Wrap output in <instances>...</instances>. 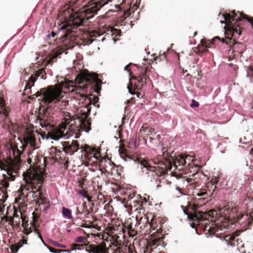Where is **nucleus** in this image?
Returning a JSON list of instances; mask_svg holds the SVG:
<instances>
[{"instance_id": "nucleus-39", "label": "nucleus", "mask_w": 253, "mask_h": 253, "mask_svg": "<svg viewBox=\"0 0 253 253\" xmlns=\"http://www.w3.org/2000/svg\"><path fill=\"white\" fill-rule=\"evenodd\" d=\"M93 157L96 159H98L97 156L95 154H93Z\"/></svg>"}, {"instance_id": "nucleus-36", "label": "nucleus", "mask_w": 253, "mask_h": 253, "mask_svg": "<svg viewBox=\"0 0 253 253\" xmlns=\"http://www.w3.org/2000/svg\"><path fill=\"white\" fill-rule=\"evenodd\" d=\"M127 88L128 89V91L131 94H133V92H132V91L131 90L130 88L129 87V86H127Z\"/></svg>"}, {"instance_id": "nucleus-32", "label": "nucleus", "mask_w": 253, "mask_h": 253, "mask_svg": "<svg viewBox=\"0 0 253 253\" xmlns=\"http://www.w3.org/2000/svg\"><path fill=\"white\" fill-rule=\"evenodd\" d=\"M211 181L213 184H216L217 182V177L213 176V177L211 178Z\"/></svg>"}, {"instance_id": "nucleus-17", "label": "nucleus", "mask_w": 253, "mask_h": 253, "mask_svg": "<svg viewBox=\"0 0 253 253\" xmlns=\"http://www.w3.org/2000/svg\"><path fill=\"white\" fill-rule=\"evenodd\" d=\"M78 193L80 194L83 197L85 198L88 201H91V198L87 194L86 192L84 189H82L79 191Z\"/></svg>"}, {"instance_id": "nucleus-41", "label": "nucleus", "mask_w": 253, "mask_h": 253, "mask_svg": "<svg viewBox=\"0 0 253 253\" xmlns=\"http://www.w3.org/2000/svg\"><path fill=\"white\" fill-rule=\"evenodd\" d=\"M250 71L252 72L253 71V68L250 67Z\"/></svg>"}, {"instance_id": "nucleus-22", "label": "nucleus", "mask_w": 253, "mask_h": 253, "mask_svg": "<svg viewBox=\"0 0 253 253\" xmlns=\"http://www.w3.org/2000/svg\"><path fill=\"white\" fill-rule=\"evenodd\" d=\"M236 238V236L234 235H227L225 237V240L226 242H228V241H235Z\"/></svg>"}, {"instance_id": "nucleus-18", "label": "nucleus", "mask_w": 253, "mask_h": 253, "mask_svg": "<svg viewBox=\"0 0 253 253\" xmlns=\"http://www.w3.org/2000/svg\"><path fill=\"white\" fill-rule=\"evenodd\" d=\"M39 236L41 238V239L42 242L43 243V245H44V246L47 247V248L48 249V250L50 252H51L52 253H58V250H56L55 249H54L53 248H50V247H48V246H47L44 243L43 240L42 239V236H41V235L40 234L39 235Z\"/></svg>"}, {"instance_id": "nucleus-44", "label": "nucleus", "mask_w": 253, "mask_h": 253, "mask_svg": "<svg viewBox=\"0 0 253 253\" xmlns=\"http://www.w3.org/2000/svg\"><path fill=\"white\" fill-rule=\"evenodd\" d=\"M249 76H250L249 73H248L247 74V77H249Z\"/></svg>"}, {"instance_id": "nucleus-15", "label": "nucleus", "mask_w": 253, "mask_h": 253, "mask_svg": "<svg viewBox=\"0 0 253 253\" xmlns=\"http://www.w3.org/2000/svg\"><path fill=\"white\" fill-rule=\"evenodd\" d=\"M5 201V200H0V214H4V212L5 209L7 210V211L9 209L8 206H6V205L3 204V203Z\"/></svg>"}, {"instance_id": "nucleus-8", "label": "nucleus", "mask_w": 253, "mask_h": 253, "mask_svg": "<svg viewBox=\"0 0 253 253\" xmlns=\"http://www.w3.org/2000/svg\"><path fill=\"white\" fill-rule=\"evenodd\" d=\"M24 140L26 144H29L31 146H35L36 141L34 131H28L25 135Z\"/></svg>"}, {"instance_id": "nucleus-3", "label": "nucleus", "mask_w": 253, "mask_h": 253, "mask_svg": "<svg viewBox=\"0 0 253 253\" xmlns=\"http://www.w3.org/2000/svg\"><path fill=\"white\" fill-rule=\"evenodd\" d=\"M223 16L225 21L221 20L220 23L226 24L224 29L230 33L234 39H238L240 37L241 31L239 26L238 22L243 19H246L253 27V18H250L247 15L243 14L242 12L238 11L235 13V11H233L232 14L227 13L223 14ZM253 79L250 78V82H253V73L251 74Z\"/></svg>"}, {"instance_id": "nucleus-11", "label": "nucleus", "mask_w": 253, "mask_h": 253, "mask_svg": "<svg viewBox=\"0 0 253 253\" xmlns=\"http://www.w3.org/2000/svg\"><path fill=\"white\" fill-rule=\"evenodd\" d=\"M174 164L176 165L178 164L179 166H184L186 164V160H185L184 154L178 155L174 161Z\"/></svg>"}, {"instance_id": "nucleus-16", "label": "nucleus", "mask_w": 253, "mask_h": 253, "mask_svg": "<svg viewBox=\"0 0 253 253\" xmlns=\"http://www.w3.org/2000/svg\"><path fill=\"white\" fill-rule=\"evenodd\" d=\"M134 79L137 80V83L138 84V86H142L143 84V83H144L145 81L146 80L145 74H143L140 77H139V79H136L134 78Z\"/></svg>"}, {"instance_id": "nucleus-27", "label": "nucleus", "mask_w": 253, "mask_h": 253, "mask_svg": "<svg viewBox=\"0 0 253 253\" xmlns=\"http://www.w3.org/2000/svg\"><path fill=\"white\" fill-rule=\"evenodd\" d=\"M199 103L195 101V100L194 99H192V101H191V106L192 107H197L199 106Z\"/></svg>"}, {"instance_id": "nucleus-5", "label": "nucleus", "mask_w": 253, "mask_h": 253, "mask_svg": "<svg viewBox=\"0 0 253 253\" xmlns=\"http://www.w3.org/2000/svg\"><path fill=\"white\" fill-rule=\"evenodd\" d=\"M63 120L61 125L60 128L56 131V132L51 135V138L54 140H58L59 138L64 137V138H68L69 136L71 135V133H69V127L72 126L70 124V122L73 121L71 114L67 112H62Z\"/></svg>"}, {"instance_id": "nucleus-4", "label": "nucleus", "mask_w": 253, "mask_h": 253, "mask_svg": "<svg viewBox=\"0 0 253 253\" xmlns=\"http://www.w3.org/2000/svg\"><path fill=\"white\" fill-rule=\"evenodd\" d=\"M21 154L22 152L16 146L11 145L9 150V162L7 164H4L0 161V169L5 170L8 176L6 179L14 181L15 177L18 176Z\"/></svg>"}, {"instance_id": "nucleus-14", "label": "nucleus", "mask_w": 253, "mask_h": 253, "mask_svg": "<svg viewBox=\"0 0 253 253\" xmlns=\"http://www.w3.org/2000/svg\"><path fill=\"white\" fill-rule=\"evenodd\" d=\"M216 40L220 41V39L218 37H215L211 40L209 41L208 42H203L202 41L201 42H202L203 45L206 48H211V46L214 44V42Z\"/></svg>"}, {"instance_id": "nucleus-12", "label": "nucleus", "mask_w": 253, "mask_h": 253, "mask_svg": "<svg viewBox=\"0 0 253 253\" xmlns=\"http://www.w3.org/2000/svg\"><path fill=\"white\" fill-rule=\"evenodd\" d=\"M62 213L63 216L68 219H72L73 218L72 212L70 209L65 207L62 208Z\"/></svg>"}, {"instance_id": "nucleus-40", "label": "nucleus", "mask_w": 253, "mask_h": 253, "mask_svg": "<svg viewBox=\"0 0 253 253\" xmlns=\"http://www.w3.org/2000/svg\"><path fill=\"white\" fill-rule=\"evenodd\" d=\"M51 34H52V37H54V36H55V35L56 34V33H54V32H52V33H51Z\"/></svg>"}, {"instance_id": "nucleus-37", "label": "nucleus", "mask_w": 253, "mask_h": 253, "mask_svg": "<svg viewBox=\"0 0 253 253\" xmlns=\"http://www.w3.org/2000/svg\"><path fill=\"white\" fill-rule=\"evenodd\" d=\"M129 65H126L125 67V70H126L127 71V72H129V70L128 69V67L129 66Z\"/></svg>"}, {"instance_id": "nucleus-38", "label": "nucleus", "mask_w": 253, "mask_h": 253, "mask_svg": "<svg viewBox=\"0 0 253 253\" xmlns=\"http://www.w3.org/2000/svg\"><path fill=\"white\" fill-rule=\"evenodd\" d=\"M191 226L192 228H195V224L194 223H191Z\"/></svg>"}, {"instance_id": "nucleus-1", "label": "nucleus", "mask_w": 253, "mask_h": 253, "mask_svg": "<svg viewBox=\"0 0 253 253\" xmlns=\"http://www.w3.org/2000/svg\"><path fill=\"white\" fill-rule=\"evenodd\" d=\"M100 81L96 75L90 74L87 72H81L78 74L75 81L64 79V81L59 83V88L54 86H48L41 88L34 94L36 97H40L39 100L48 106L46 112L53 114V112L59 111L66 108L68 105L67 100H63L62 89L67 90L68 92L75 93L78 98V96L83 99L86 96L84 93L86 91L87 86L92 84H98Z\"/></svg>"}, {"instance_id": "nucleus-10", "label": "nucleus", "mask_w": 253, "mask_h": 253, "mask_svg": "<svg viewBox=\"0 0 253 253\" xmlns=\"http://www.w3.org/2000/svg\"><path fill=\"white\" fill-rule=\"evenodd\" d=\"M104 34H106V35L108 36L109 35L111 36H118L119 35V31L112 27L108 26L104 28Z\"/></svg>"}, {"instance_id": "nucleus-13", "label": "nucleus", "mask_w": 253, "mask_h": 253, "mask_svg": "<svg viewBox=\"0 0 253 253\" xmlns=\"http://www.w3.org/2000/svg\"><path fill=\"white\" fill-rule=\"evenodd\" d=\"M90 123L88 121H83L81 123V128L86 132H89L90 130Z\"/></svg>"}, {"instance_id": "nucleus-42", "label": "nucleus", "mask_w": 253, "mask_h": 253, "mask_svg": "<svg viewBox=\"0 0 253 253\" xmlns=\"http://www.w3.org/2000/svg\"><path fill=\"white\" fill-rule=\"evenodd\" d=\"M94 36L95 37H96V36H100V35H99V34H98V33H96V34L95 35H94Z\"/></svg>"}, {"instance_id": "nucleus-30", "label": "nucleus", "mask_w": 253, "mask_h": 253, "mask_svg": "<svg viewBox=\"0 0 253 253\" xmlns=\"http://www.w3.org/2000/svg\"><path fill=\"white\" fill-rule=\"evenodd\" d=\"M74 249H72L71 250H58V253H69L71 251H73Z\"/></svg>"}, {"instance_id": "nucleus-34", "label": "nucleus", "mask_w": 253, "mask_h": 253, "mask_svg": "<svg viewBox=\"0 0 253 253\" xmlns=\"http://www.w3.org/2000/svg\"><path fill=\"white\" fill-rule=\"evenodd\" d=\"M36 80L35 78L31 77L30 78V82L32 84H34L36 82Z\"/></svg>"}, {"instance_id": "nucleus-25", "label": "nucleus", "mask_w": 253, "mask_h": 253, "mask_svg": "<svg viewBox=\"0 0 253 253\" xmlns=\"http://www.w3.org/2000/svg\"><path fill=\"white\" fill-rule=\"evenodd\" d=\"M85 238L83 236L77 237L75 239V242L77 243H82L84 240Z\"/></svg>"}, {"instance_id": "nucleus-31", "label": "nucleus", "mask_w": 253, "mask_h": 253, "mask_svg": "<svg viewBox=\"0 0 253 253\" xmlns=\"http://www.w3.org/2000/svg\"><path fill=\"white\" fill-rule=\"evenodd\" d=\"M187 217L189 219L194 220L197 218L196 216L194 214H189V216H187Z\"/></svg>"}, {"instance_id": "nucleus-26", "label": "nucleus", "mask_w": 253, "mask_h": 253, "mask_svg": "<svg viewBox=\"0 0 253 253\" xmlns=\"http://www.w3.org/2000/svg\"><path fill=\"white\" fill-rule=\"evenodd\" d=\"M175 189L178 192V193L179 194L178 195H176L177 197L179 198V197H180V196L185 195V194L182 192L181 189L180 188H179L178 186H176L175 187Z\"/></svg>"}, {"instance_id": "nucleus-45", "label": "nucleus", "mask_w": 253, "mask_h": 253, "mask_svg": "<svg viewBox=\"0 0 253 253\" xmlns=\"http://www.w3.org/2000/svg\"><path fill=\"white\" fill-rule=\"evenodd\" d=\"M122 153H123V150H120V154H121Z\"/></svg>"}, {"instance_id": "nucleus-9", "label": "nucleus", "mask_w": 253, "mask_h": 253, "mask_svg": "<svg viewBox=\"0 0 253 253\" xmlns=\"http://www.w3.org/2000/svg\"><path fill=\"white\" fill-rule=\"evenodd\" d=\"M8 108L5 107L3 99L0 98V118L5 120L8 116Z\"/></svg>"}, {"instance_id": "nucleus-43", "label": "nucleus", "mask_w": 253, "mask_h": 253, "mask_svg": "<svg viewBox=\"0 0 253 253\" xmlns=\"http://www.w3.org/2000/svg\"><path fill=\"white\" fill-rule=\"evenodd\" d=\"M227 245H230V246H232V244H230V243H227Z\"/></svg>"}, {"instance_id": "nucleus-46", "label": "nucleus", "mask_w": 253, "mask_h": 253, "mask_svg": "<svg viewBox=\"0 0 253 253\" xmlns=\"http://www.w3.org/2000/svg\"><path fill=\"white\" fill-rule=\"evenodd\" d=\"M195 231H196V233H197V234H198V232H197V229H196V228H195Z\"/></svg>"}, {"instance_id": "nucleus-33", "label": "nucleus", "mask_w": 253, "mask_h": 253, "mask_svg": "<svg viewBox=\"0 0 253 253\" xmlns=\"http://www.w3.org/2000/svg\"><path fill=\"white\" fill-rule=\"evenodd\" d=\"M149 244L150 247H154V248H156L157 247L156 243L155 241L149 242Z\"/></svg>"}, {"instance_id": "nucleus-19", "label": "nucleus", "mask_w": 253, "mask_h": 253, "mask_svg": "<svg viewBox=\"0 0 253 253\" xmlns=\"http://www.w3.org/2000/svg\"><path fill=\"white\" fill-rule=\"evenodd\" d=\"M185 160H186V164L188 163L189 165L190 163L194 161V159L192 156L184 154Z\"/></svg>"}, {"instance_id": "nucleus-24", "label": "nucleus", "mask_w": 253, "mask_h": 253, "mask_svg": "<svg viewBox=\"0 0 253 253\" xmlns=\"http://www.w3.org/2000/svg\"><path fill=\"white\" fill-rule=\"evenodd\" d=\"M39 124L42 127H47L48 126V124L45 122V121L40 120L39 121Z\"/></svg>"}, {"instance_id": "nucleus-7", "label": "nucleus", "mask_w": 253, "mask_h": 253, "mask_svg": "<svg viewBox=\"0 0 253 253\" xmlns=\"http://www.w3.org/2000/svg\"><path fill=\"white\" fill-rule=\"evenodd\" d=\"M134 163L138 168L142 169V172L148 173V171L154 172L155 170L156 167L150 166L149 164L146 161L139 159L136 162H134Z\"/></svg>"}, {"instance_id": "nucleus-35", "label": "nucleus", "mask_w": 253, "mask_h": 253, "mask_svg": "<svg viewBox=\"0 0 253 253\" xmlns=\"http://www.w3.org/2000/svg\"><path fill=\"white\" fill-rule=\"evenodd\" d=\"M181 208L183 210V211L184 212V213L186 215H187V216H189V213L187 212V211L184 209V206H181Z\"/></svg>"}, {"instance_id": "nucleus-21", "label": "nucleus", "mask_w": 253, "mask_h": 253, "mask_svg": "<svg viewBox=\"0 0 253 253\" xmlns=\"http://www.w3.org/2000/svg\"><path fill=\"white\" fill-rule=\"evenodd\" d=\"M119 7L118 4H110L109 5V7L110 8L109 10L108 11V13H109L110 12H113V11H116V10H115L113 8H118Z\"/></svg>"}, {"instance_id": "nucleus-29", "label": "nucleus", "mask_w": 253, "mask_h": 253, "mask_svg": "<svg viewBox=\"0 0 253 253\" xmlns=\"http://www.w3.org/2000/svg\"><path fill=\"white\" fill-rule=\"evenodd\" d=\"M53 245L56 247H59V248H65V246L64 245L60 244L57 242H54L53 243Z\"/></svg>"}, {"instance_id": "nucleus-20", "label": "nucleus", "mask_w": 253, "mask_h": 253, "mask_svg": "<svg viewBox=\"0 0 253 253\" xmlns=\"http://www.w3.org/2000/svg\"><path fill=\"white\" fill-rule=\"evenodd\" d=\"M198 197H204V198H206L208 197V194L205 190H201L197 194Z\"/></svg>"}, {"instance_id": "nucleus-2", "label": "nucleus", "mask_w": 253, "mask_h": 253, "mask_svg": "<svg viewBox=\"0 0 253 253\" xmlns=\"http://www.w3.org/2000/svg\"><path fill=\"white\" fill-rule=\"evenodd\" d=\"M23 178L27 185H22V195L27 196L28 191L31 190L30 193L32 194V196L43 201L44 198L40 191L43 182V173L37 169H31L23 175Z\"/></svg>"}, {"instance_id": "nucleus-47", "label": "nucleus", "mask_w": 253, "mask_h": 253, "mask_svg": "<svg viewBox=\"0 0 253 253\" xmlns=\"http://www.w3.org/2000/svg\"><path fill=\"white\" fill-rule=\"evenodd\" d=\"M252 163V165L251 166L253 167V161Z\"/></svg>"}, {"instance_id": "nucleus-28", "label": "nucleus", "mask_w": 253, "mask_h": 253, "mask_svg": "<svg viewBox=\"0 0 253 253\" xmlns=\"http://www.w3.org/2000/svg\"><path fill=\"white\" fill-rule=\"evenodd\" d=\"M1 184L5 189H6L9 186V183L6 181H2Z\"/></svg>"}, {"instance_id": "nucleus-6", "label": "nucleus", "mask_w": 253, "mask_h": 253, "mask_svg": "<svg viewBox=\"0 0 253 253\" xmlns=\"http://www.w3.org/2000/svg\"><path fill=\"white\" fill-rule=\"evenodd\" d=\"M62 145L63 150L66 153L70 155L74 154L79 149H81L82 152H85L86 153H92L95 152V148H91L89 146H85L79 148L77 141H73L72 142H64Z\"/></svg>"}, {"instance_id": "nucleus-23", "label": "nucleus", "mask_w": 253, "mask_h": 253, "mask_svg": "<svg viewBox=\"0 0 253 253\" xmlns=\"http://www.w3.org/2000/svg\"><path fill=\"white\" fill-rule=\"evenodd\" d=\"M92 253H102V250L98 246L94 248L91 250Z\"/></svg>"}]
</instances>
